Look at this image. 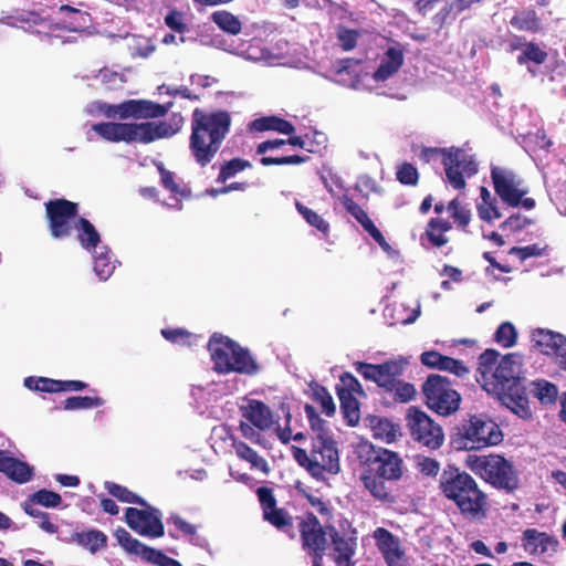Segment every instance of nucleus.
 Returning a JSON list of instances; mask_svg holds the SVG:
<instances>
[{"mask_svg": "<svg viewBox=\"0 0 566 566\" xmlns=\"http://www.w3.org/2000/svg\"><path fill=\"white\" fill-rule=\"evenodd\" d=\"M300 520L297 528L302 538L303 547L307 549L317 559H322L326 547L328 531L324 527L317 516L307 512Z\"/></svg>", "mask_w": 566, "mask_h": 566, "instance_id": "nucleus-18", "label": "nucleus"}, {"mask_svg": "<svg viewBox=\"0 0 566 566\" xmlns=\"http://www.w3.org/2000/svg\"><path fill=\"white\" fill-rule=\"evenodd\" d=\"M444 355L440 354L436 350H428L421 354L420 361L422 365L429 367V368H436L440 370L441 367V360H443Z\"/></svg>", "mask_w": 566, "mask_h": 566, "instance_id": "nucleus-64", "label": "nucleus"}, {"mask_svg": "<svg viewBox=\"0 0 566 566\" xmlns=\"http://www.w3.org/2000/svg\"><path fill=\"white\" fill-rule=\"evenodd\" d=\"M535 397L544 405L554 403L558 396L557 386L547 380L533 381Z\"/></svg>", "mask_w": 566, "mask_h": 566, "instance_id": "nucleus-43", "label": "nucleus"}, {"mask_svg": "<svg viewBox=\"0 0 566 566\" xmlns=\"http://www.w3.org/2000/svg\"><path fill=\"white\" fill-rule=\"evenodd\" d=\"M342 386L336 387L337 394H342L344 391H348L350 395L359 394L364 395L363 387L358 379L350 373L345 371L339 377Z\"/></svg>", "mask_w": 566, "mask_h": 566, "instance_id": "nucleus-52", "label": "nucleus"}, {"mask_svg": "<svg viewBox=\"0 0 566 566\" xmlns=\"http://www.w3.org/2000/svg\"><path fill=\"white\" fill-rule=\"evenodd\" d=\"M326 528L334 551V562L342 566L355 555L357 532L347 520L342 521L338 528L334 525H326Z\"/></svg>", "mask_w": 566, "mask_h": 566, "instance_id": "nucleus-20", "label": "nucleus"}, {"mask_svg": "<svg viewBox=\"0 0 566 566\" xmlns=\"http://www.w3.org/2000/svg\"><path fill=\"white\" fill-rule=\"evenodd\" d=\"M421 391L427 407L440 416H450L460 407L461 396L444 376L429 375L421 386Z\"/></svg>", "mask_w": 566, "mask_h": 566, "instance_id": "nucleus-14", "label": "nucleus"}, {"mask_svg": "<svg viewBox=\"0 0 566 566\" xmlns=\"http://www.w3.org/2000/svg\"><path fill=\"white\" fill-rule=\"evenodd\" d=\"M208 350L218 374L238 373L256 375L260 366L249 349L222 334L214 333L208 342Z\"/></svg>", "mask_w": 566, "mask_h": 566, "instance_id": "nucleus-8", "label": "nucleus"}, {"mask_svg": "<svg viewBox=\"0 0 566 566\" xmlns=\"http://www.w3.org/2000/svg\"><path fill=\"white\" fill-rule=\"evenodd\" d=\"M547 52L542 50L538 44L528 42L525 44L523 53L517 56V63L524 64L531 61L536 64H543L547 60Z\"/></svg>", "mask_w": 566, "mask_h": 566, "instance_id": "nucleus-47", "label": "nucleus"}, {"mask_svg": "<svg viewBox=\"0 0 566 566\" xmlns=\"http://www.w3.org/2000/svg\"><path fill=\"white\" fill-rule=\"evenodd\" d=\"M375 538L386 563L389 566L397 565L402 557V552L400 551L397 537H395L388 530L378 527L375 531Z\"/></svg>", "mask_w": 566, "mask_h": 566, "instance_id": "nucleus-26", "label": "nucleus"}, {"mask_svg": "<svg viewBox=\"0 0 566 566\" xmlns=\"http://www.w3.org/2000/svg\"><path fill=\"white\" fill-rule=\"evenodd\" d=\"M418 470L426 476H437L440 472V463L429 457H421L417 462Z\"/></svg>", "mask_w": 566, "mask_h": 566, "instance_id": "nucleus-60", "label": "nucleus"}, {"mask_svg": "<svg viewBox=\"0 0 566 566\" xmlns=\"http://www.w3.org/2000/svg\"><path fill=\"white\" fill-rule=\"evenodd\" d=\"M161 335L165 337V339H167L171 343L185 344L188 346L191 345L192 334L186 329L164 328V329H161Z\"/></svg>", "mask_w": 566, "mask_h": 566, "instance_id": "nucleus-56", "label": "nucleus"}, {"mask_svg": "<svg viewBox=\"0 0 566 566\" xmlns=\"http://www.w3.org/2000/svg\"><path fill=\"white\" fill-rule=\"evenodd\" d=\"M339 201L347 213L356 219L363 229L384 249L390 248L381 231L375 226L368 213L348 195H343Z\"/></svg>", "mask_w": 566, "mask_h": 566, "instance_id": "nucleus-21", "label": "nucleus"}, {"mask_svg": "<svg viewBox=\"0 0 566 566\" xmlns=\"http://www.w3.org/2000/svg\"><path fill=\"white\" fill-rule=\"evenodd\" d=\"M144 510L127 507L125 510V522L134 532L149 537H160L165 533L159 510L144 506Z\"/></svg>", "mask_w": 566, "mask_h": 566, "instance_id": "nucleus-19", "label": "nucleus"}, {"mask_svg": "<svg viewBox=\"0 0 566 566\" xmlns=\"http://www.w3.org/2000/svg\"><path fill=\"white\" fill-rule=\"evenodd\" d=\"M531 223V219L523 217L521 213H513L500 224V229L503 231L509 230L512 233H516L525 229Z\"/></svg>", "mask_w": 566, "mask_h": 566, "instance_id": "nucleus-53", "label": "nucleus"}, {"mask_svg": "<svg viewBox=\"0 0 566 566\" xmlns=\"http://www.w3.org/2000/svg\"><path fill=\"white\" fill-rule=\"evenodd\" d=\"M467 467L483 481L495 489L513 493L518 489L517 471L512 462L500 454L476 455L469 454Z\"/></svg>", "mask_w": 566, "mask_h": 566, "instance_id": "nucleus-9", "label": "nucleus"}, {"mask_svg": "<svg viewBox=\"0 0 566 566\" xmlns=\"http://www.w3.org/2000/svg\"><path fill=\"white\" fill-rule=\"evenodd\" d=\"M156 167L160 176L161 186L170 192L171 197L177 201L181 199H188L191 197V189L187 186H180L176 181L175 172L165 168L163 163H157Z\"/></svg>", "mask_w": 566, "mask_h": 566, "instance_id": "nucleus-29", "label": "nucleus"}, {"mask_svg": "<svg viewBox=\"0 0 566 566\" xmlns=\"http://www.w3.org/2000/svg\"><path fill=\"white\" fill-rule=\"evenodd\" d=\"M295 208L311 227L317 229L325 237L328 235L329 223L326 220H324L322 216H319L317 212L310 209L300 201L295 202Z\"/></svg>", "mask_w": 566, "mask_h": 566, "instance_id": "nucleus-40", "label": "nucleus"}, {"mask_svg": "<svg viewBox=\"0 0 566 566\" xmlns=\"http://www.w3.org/2000/svg\"><path fill=\"white\" fill-rule=\"evenodd\" d=\"M118 543L122 547L127 551L129 554H134L136 556H140L143 559L145 558L147 552L149 551V546L145 545L137 538L133 537L126 530L118 528L115 533Z\"/></svg>", "mask_w": 566, "mask_h": 566, "instance_id": "nucleus-38", "label": "nucleus"}, {"mask_svg": "<svg viewBox=\"0 0 566 566\" xmlns=\"http://www.w3.org/2000/svg\"><path fill=\"white\" fill-rule=\"evenodd\" d=\"M250 127L258 132L274 130L285 135H293L295 133V127L291 122L277 116L256 118L251 123Z\"/></svg>", "mask_w": 566, "mask_h": 566, "instance_id": "nucleus-30", "label": "nucleus"}, {"mask_svg": "<svg viewBox=\"0 0 566 566\" xmlns=\"http://www.w3.org/2000/svg\"><path fill=\"white\" fill-rule=\"evenodd\" d=\"M491 179L496 196L509 207L522 206L527 210L535 208V200L525 197L528 189L524 187V180L514 170L493 166L491 168Z\"/></svg>", "mask_w": 566, "mask_h": 566, "instance_id": "nucleus-13", "label": "nucleus"}, {"mask_svg": "<svg viewBox=\"0 0 566 566\" xmlns=\"http://www.w3.org/2000/svg\"><path fill=\"white\" fill-rule=\"evenodd\" d=\"M440 155L446 172L447 182L455 190H462L467 186L465 178L478 172V163L473 155L460 147L424 148L423 158L429 161L431 156Z\"/></svg>", "mask_w": 566, "mask_h": 566, "instance_id": "nucleus-11", "label": "nucleus"}, {"mask_svg": "<svg viewBox=\"0 0 566 566\" xmlns=\"http://www.w3.org/2000/svg\"><path fill=\"white\" fill-rule=\"evenodd\" d=\"M363 470L360 481L370 495L382 503H395L391 483L403 474V461L398 452L363 443L356 450Z\"/></svg>", "mask_w": 566, "mask_h": 566, "instance_id": "nucleus-2", "label": "nucleus"}, {"mask_svg": "<svg viewBox=\"0 0 566 566\" xmlns=\"http://www.w3.org/2000/svg\"><path fill=\"white\" fill-rule=\"evenodd\" d=\"M532 340L535 347L547 356L558 358L566 348V337L551 329L536 328L532 333Z\"/></svg>", "mask_w": 566, "mask_h": 566, "instance_id": "nucleus-23", "label": "nucleus"}, {"mask_svg": "<svg viewBox=\"0 0 566 566\" xmlns=\"http://www.w3.org/2000/svg\"><path fill=\"white\" fill-rule=\"evenodd\" d=\"M408 361L403 358L389 359L382 364L355 361V370L366 380L374 381L385 399L394 403L411 401L417 390L411 382L402 379Z\"/></svg>", "mask_w": 566, "mask_h": 566, "instance_id": "nucleus-6", "label": "nucleus"}, {"mask_svg": "<svg viewBox=\"0 0 566 566\" xmlns=\"http://www.w3.org/2000/svg\"><path fill=\"white\" fill-rule=\"evenodd\" d=\"M62 542L67 544L75 543L78 546L87 549L91 554H96L107 546V536L99 530H88L82 532H73L70 536L61 538Z\"/></svg>", "mask_w": 566, "mask_h": 566, "instance_id": "nucleus-24", "label": "nucleus"}, {"mask_svg": "<svg viewBox=\"0 0 566 566\" xmlns=\"http://www.w3.org/2000/svg\"><path fill=\"white\" fill-rule=\"evenodd\" d=\"M336 35L339 41L340 48L344 51H352L357 44L359 32L357 30L339 25L337 28Z\"/></svg>", "mask_w": 566, "mask_h": 566, "instance_id": "nucleus-51", "label": "nucleus"}, {"mask_svg": "<svg viewBox=\"0 0 566 566\" xmlns=\"http://www.w3.org/2000/svg\"><path fill=\"white\" fill-rule=\"evenodd\" d=\"M45 217L51 235L54 239L69 238L78 218V203L65 198L51 199L44 203Z\"/></svg>", "mask_w": 566, "mask_h": 566, "instance_id": "nucleus-17", "label": "nucleus"}, {"mask_svg": "<svg viewBox=\"0 0 566 566\" xmlns=\"http://www.w3.org/2000/svg\"><path fill=\"white\" fill-rule=\"evenodd\" d=\"M396 179L405 186H416L419 181V171L412 164L403 161L397 166Z\"/></svg>", "mask_w": 566, "mask_h": 566, "instance_id": "nucleus-48", "label": "nucleus"}, {"mask_svg": "<svg viewBox=\"0 0 566 566\" xmlns=\"http://www.w3.org/2000/svg\"><path fill=\"white\" fill-rule=\"evenodd\" d=\"M165 23L169 29L178 33H185L188 29L187 24L184 22L182 12L176 9L168 12V14L165 17Z\"/></svg>", "mask_w": 566, "mask_h": 566, "instance_id": "nucleus-59", "label": "nucleus"}, {"mask_svg": "<svg viewBox=\"0 0 566 566\" xmlns=\"http://www.w3.org/2000/svg\"><path fill=\"white\" fill-rule=\"evenodd\" d=\"M523 542L526 551L531 553L544 554L549 549L557 551L558 541L545 532H539L536 528H527L523 532Z\"/></svg>", "mask_w": 566, "mask_h": 566, "instance_id": "nucleus-25", "label": "nucleus"}, {"mask_svg": "<svg viewBox=\"0 0 566 566\" xmlns=\"http://www.w3.org/2000/svg\"><path fill=\"white\" fill-rule=\"evenodd\" d=\"M104 488L112 496L117 499L119 502L138 504L140 506H148V503L143 497L132 492L126 486H123L115 482L106 481L104 483Z\"/></svg>", "mask_w": 566, "mask_h": 566, "instance_id": "nucleus-36", "label": "nucleus"}, {"mask_svg": "<svg viewBox=\"0 0 566 566\" xmlns=\"http://www.w3.org/2000/svg\"><path fill=\"white\" fill-rule=\"evenodd\" d=\"M308 159L307 156L300 155H291L283 157H271L264 156L260 159L262 166H272V165H301L304 164Z\"/></svg>", "mask_w": 566, "mask_h": 566, "instance_id": "nucleus-54", "label": "nucleus"}, {"mask_svg": "<svg viewBox=\"0 0 566 566\" xmlns=\"http://www.w3.org/2000/svg\"><path fill=\"white\" fill-rule=\"evenodd\" d=\"M211 20L219 29L232 35L239 34L242 30V23L239 18L226 10L213 12Z\"/></svg>", "mask_w": 566, "mask_h": 566, "instance_id": "nucleus-37", "label": "nucleus"}, {"mask_svg": "<svg viewBox=\"0 0 566 566\" xmlns=\"http://www.w3.org/2000/svg\"><path fill=\"white\" fill-rule=\"evenodd\" d=\"M502 440L500 427L493 420L478 415L463 420L451 434V443L457 450H480L496 446Z\"/></svg>", "mask_w": 566, "mask_h": 566, "instance_id": "nucleus-10", "label": "nucleus"}, {"mask_svg": "<svg viewBox=\"0 0 566 566\" xmlns=\"http://www.w3.org/2000/svg\"><path fill=\"white\" fill-rule=\"evenodd\" d=\"M478 213L481 220L491 223L494 219H500L502 217L501 211L499 210L495 201L486 205H478Z\"/></svg>", "mask_w": 566, "mask_h": 566, "instance_id": "nucleus-62", "label": "nucleus"}, {"mask_svg": "<svg viewBox=\"0 0 566 566\" xmlns=\"http://www.w3.org/2000/svg\"><path fill=\"white\" fill-rule=\"evenodd\" d=\"M231 128L228 111L195 108L191 114L189 150L200 167H207L216 157Z\"/></svg>", "mask_w": 566, "mask_h": 566, "instance_id": "nucleus-4", "label": "nucleus"}, {"mask_svg": "<svg viewBox=\"0 0 566 566\" xmlns=\"http://www.w3.org/2000/svg\"><path fill=\"white\" fill-rule=\"evenodd\" d=\"M252 165L249 160L243 158H232L229 161H226L220 166V170L217 177L218 182H224L226 180L232 178L238 172H241L248 168H251Z\"/></svg>", "mask_w": 566, "mask_h": 566, "instance_id": "nucleus-41", "label": "nucleus"}, {"mask_svg": "<svg viewBox=\"0 0 566 566\" xmlns=\"http://www.w3.org/2000/svg\"><path fill=\"white\" fill-rule=\"evenodd\" d=\"M304 411L308 419L311 430L313 432L312 437H317L319 434L321 436L332 434L331 430L327 427L326 421L321 418V416L317 413L316 409L312 405L306 403L304 406Z\"/></svg>", "mask_w": 566, "mask_h": 566, "instance_id": "nucleus-44", "label": "nucleus"}, {"mask_svg": "<svg viewBox=\"0 0 566 566\" xmlns=\"http://www.w3.org/2000/svg\"><path fill=\"white\" fill-rule=\"evenodd\" d=\"M441 361L442 365L440 367V370L449 371L461 378L470 373L469 368L459 359L444 356L443 360Z\"/></svg>", "mask_w": 566, "mask_h": 566, "instance_id": "nucleus-58", "label": "nucleus"}, {"mask_svg": "<svg viewBox=\"0 0 566 566\" xmlns=\"http://www.w3.org/2000/svg\"><path fill=\"white\" fill-rule=\"evenodd\" d=\"M256 494L262 506L263 514L265 513V511L272 510L276 506V500L274 497L272 489L268 486H260L256 490Z\"/></svg>", "mask_w": 566, "mask_h": 566, "instance_id": "nucleus-61", "label": "nucleus"}, {"mask_svg": "<svg viewBox=\"0 0 566 566\" xmlns=\"http://www.w3.org/2000/svg\"><path fill=\"white\" fill-rule=\"evenodd\" d=\"M494 339L504 348L513 347L516 344L517 332L510 322H503L494 334Z\"/></svg>", "mask_w": 566, "mask_h": 566, "instance_id": "nucleus-45", "label": "nucleus"}, {"mask_svg": "<svg viewBox=\"0 0 566 566\" xmlns=\"http://www.w3.org/2000/svg\"><path fill=\"white\" fill-rule=\"evenodd\" d=\"M281 410L284 413L285 426L282 428L277 423L276 428H275V432H276V436H277L279 440L283 444H287L292 440V429H291L292 415H291L290 407L287 405H285V403L281 405Z\"/></svg>", "mask_w": 566, "mask_h": 566, "instance_id": "nucleus-55", "label": "nucleus"}, {"mask_svg": "<svg viewBox=\"0 0 566 566\" xmlns=\"http://www.w3.org/2000/svg\"><path fill=\"white\" fill-rule=\"evenodd\" d=\"M312 389V398L314 401L319 403L322 412H324L327 417H332L336 412V407L333 400V397L327 391L326 387L314 382L311 385Z\"/></svg>", "mask_w": 566, "mask_h": 566, "instance_id": "nucleus-39", "label": "nucleus"}, {"mask_svg": "<svg viewBox=\"0 0 566 566\" xmlns=\"http://www.w3.org/2000/svg\"><path fill=\"white\" fill-rule=\"evenodd\" d=\"M403 64V53L400 49L390 46L385 52L378 69L374 73V80L382 82L391 77Z\"/></svg>", "mask_w": 566, "mask_h": 566, "instance_id": "nucleus-27", "label": "nucleus"}, {"mask_svg": "<svg viewBox=\"0 0 566 566\" xmlns=\"http://www.w3.org/2000/svg\"><path fill=\"white\" fill-rule=\"evenodd\" d=\"M291 452L295 462L316 480L324 479L325 473L340 471L339 451L333 434L312 437L310 452L296 446L291 447Z\"/></svg>", "mask_w": 566, "mask_h": 566, "instance_id": "nucleus-7", "label": "nucleus"}, {"mask_svg": "<svg viewBox=\"0 0 566 566\" xmlns=\"http://www.w3.org/2000/svg\"><path fill=\"white\" fill-rule=\"evenodd\" d=\"M77 231V241L87 251H94L101 242V235L94 224L84 217H78L74 222Z\"/></svg>", "mask_w": 566, "mask_h": 566, "instance_id": "nucleus-28", "label": "nucleus"}, {"mask_svg": "<svg viewBox=\"0 0 566 566\" xmlns=\"http://www.w3.org/2000/svg\"><path fill=\"white\" fill-rule=\"evenodd\" d=\"M144 560L153 563L158 566H182L177 559H174L161 551L150 547Z\"/></svg>", "mask_w": 566, "mask_h": 566, "instance_id": "nucleus-57", "label": "nucleus"}, {"mask_svg": "<svg viewBox=\"0 0 566 566\" xmlns=\"http://www.w3.org/2000/svg\"><path fill=\"white\" fill-rule=\"evenodd\" d=\"M104 405V399L101 397L88 396H72L63 401V409L65 410H81L92 409Z\"/></svg>", "mask_w": 566, "mask_h": 566, "instance_id": "nucleus-42", "label": "nucleus"}, {"mask_svg": "<svg viewBox=\"0 0 566 566\" xmlns=\"http://www.w3.org/2000/svg\"><path fill=\"white\" fill-rule=\"evenodd\" d=\"M373 430L376 438H381L387 442H392L396 440L398 426L394 424L386 418H380L377 419Z\"/></svg>", "mask_w": 566, "mask_h": 566, "instance_id": "nucleus-50", "label": "nucleus"}, {"mask_svg": "<svg viewBox=\"0 0 566 566\" xmlns=\"http://www.w3.org/2000/svg\"><path fill=\"white\" fill-rule=\"evenodd\" d=\"M231 447L235 454L243 461L251 464L252 468L260 470L263 473L269 472V465L264 458L260 457L255 450L249 447L245 442L232 439Z\"/></svg>", "mask_w": 566, "mask_h": 566, "instance_id": "nucleus-31", "label": "nucleus"}, {"mask_svg": "<svg viewBox=\"0 0 566 566\" xmlns=\"http://www.w3.org/2000/svg\"><path fill=\"white\" fill-rule=\"evenodd\" d=\"M264 520L275 526L277 530L287 533L294 537V527L292 516L284 510L276 506L272 510L265 511L263 514Z\"/></svg>", "mask_w": 566, "mask_h": 566, "instance_id": "nucleus-34", "label": "nucleus"}, {"mask_svg": "<svg viewBox=\"0 0 566 566\" xmlns=\"http://www.w3.org/2000/svg\"><path fill=\"white\" fill-rule=\"evenodd\" d=\"M242 417L260 431H268L277 424L271 408L261 400L249 399L240 407Z\"/></svg>", "mask_w": 566, "mask_h": 566, "instance_id": "nucleus-22", "label": "nucleus"}, {"mask_svg": "<svg viewBox=\"0 0 566 566\" xmlns=\"http://www.w3.org/2000/svg\"><path fill=\"white\" fill-rule=\"evenodd\" d=\"M28 497L29 502L44 507H57L62 503V497L59 493L46 489H41Z\"/></svg>", "mask_w": 566, "mask_h": 566, "instance_id": "nucleus-46", "label": "nucleus"}, {"mask_svg": "<svg viewBox=\"0 0 566 566\" xmlns=\"http://www.w3.org/2000/svg\"><path fill=\"white\" fill-rule=\"evenodd\" d=\"M337 396L340 402V411L346 423L350 427L357 426L360 420L358 400L354 397V395H350L348 391H344L343 395L337 394Z\"/></svg>", "mask_w": 566, "mask_h": 566, "instance_id": "nucleus-32", "label": "nucleus"}, {"mask_svg": "<svg viewBox=\"0 0 566 566\" xmlns=\"http://www.w3.org/2000/svg\"><path fill=\"white\" fill-rule=\"evenodd\" d=\"M510 24L520 31L537 32L541 30V20L535 10H523L510 20Z\"/></svg>", "mask_w": 566, "mask_h": 566, "instance_id": "nucleus-35", "label": "nucleus"}, {"mask_svg": "<svg viewBox=\"0 0 566 566\" xmlns=\"http://www.w3.org/2000/svg\"><path fill=\"white\" fill-rule=\"evenodd\" d=\"M182 123V116L174 114L170 120L96 123L92 125V130L108 143L150 144L158 139L172 137L181 129Z\"/></svg>", "mask_w": 566, "mask_h": 566, "instance_id": "nucleus-5", "label": "nucleus"}, {"mask_svg": "<svg viewBox=\"0 0 566 566\" xmlns=\"http://www.w3.org/2000/svg\"><path fill=\"white\" fill-rule=\"evenodd\" d=\"M411 439L428 450H438L444 442L442 427L418 407H410L406 416Z\"/></svg>", "mask_w": 566, "mask_h": 566, "instance_id": "nucleus-16", "label": "nucleus"}, {"mask_svg": "<svg viewBox=\"0 0 566 566\" xmlns=\"http://www.w3.org/2000/svg\"><path fill=\"white\" fill-rule=\"evenodd\" d=\"M500 353L485 349L479 356L478 370L484 381L483 387L489 392L500 397L503 405L522 419H530V408L526 388L522 385L523 356L520 353H509L497 361Z\"/></svg>", "mask_w": 566, "mask_h": 566, "instance_id": "nucleus-1", "label": "nucleus"}, {"mask_svg": "<svg viewBox=\"0 0 566 566\" xmlns=\"http://www.w3.org/2000/svg\"><path fill=\"white\" fill-rule=\"evenodd\" d=\"M2 21L9 25H15L17 22L28 23V24H46L48 19L41 17L38 12L34 11H17L14 15H9L2 19Z\"/></svg>", "mask_w": 566, "mask_h": 566, "instance_id": "nucleus-49", "label": "nucleus"}, {"mask_svg": "<svg viewBox=\"0 0 566 566\" xmlns=\"http://www.w3.org/2000/svg\"><path fill=\"white\" fill-rule=\"evenodd\" d=\"M172 107V102L158 104L149 99H127L119 104L96 103V108L106 118H117L120 120L127 118L150 119L164 117Z\"/></svg>", "mask_w": 566, "mask_h": 566, "instance_id": "nucleus-15", "label": "nucleus"}, {"mask_svg": "<svg viewBox=\"0 0 566 566\" xmlns=\"http://www.w3.org/2000/svg\"><path fill=\"white\" fill-rule=\"evenodd\" d=\"M510 254H515L521 261H525L528 258L541 256L542 249L537 244H531L526 247H513L509 251Z\"/></svg>", "mask_w": 566, "mask_h": 566, "instance_id": "nucleus-63", "label": "nucleus"}, {"mask_svg": "<svg viewBox=\"0 0 566 566\" xmlns=\"http://www.w3.org/2000/svg\"><path fill=\"white\" fill-rule=\"evenodd\" d=\"M10 480L17 483H27L33 476V468L27 462L11 457L3 472Z\"/></svg>", "mask_w": 566, "mask_h": 566, "instance_id": "nucleus-33", "label": "nucleus"}, {"mask_svg": "<svg viewBox=\"0 0 566 566\" xmlns=\"http://www.w3.org/2000/svg\"><path fill=\"white\" fill-rule=\"evenodd\" d=\"M438 489L464 520L482 521L486 517L489 496L465 470L451 463L444 465L439 474Z\"/></svg>", "mask_w": 566, "mask_h": 566, "instance_id": "nucleus-3", "label": "nucleus"}, {"mask_svg": "<svg viewBox=\"0 0 566 566\" xmlns=\"http://www.w3.org/2000/svg\"><path fill=\"white\" fill-rule=\"evenodd\" d=\"M447 212L452 221L436 217L427 223L424 235L434 248H442L449 242L446 232L450 231L453 226L458 230L467 232L472 220L471 209L458 197L448 202Z\"/></svg>", "mask_w": 566, "mask_h": 566, "instance_id": "nucleus-12", "label": "nucleus"}]
</instances>
